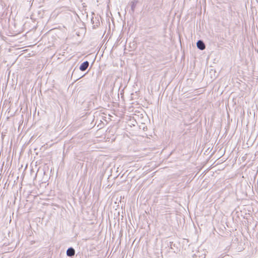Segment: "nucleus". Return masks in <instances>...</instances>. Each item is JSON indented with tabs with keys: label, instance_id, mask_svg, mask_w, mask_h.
Returning a JSON list of instances; mask_svg holds the SVG:
<instances>
[{
	"label": "nucleus",
	"instance_id": "obj_1",
	"mask_svg": "<svg viewBox=\"0 0 258 258\" xmlns=\"http://www.w3.org/2000/svg\"><path fill=\"white\" fill-rule=\"evenodd\" d=\"M89 65V62L88 61H85L80 65L79 69L81 71H85L87 69Z\"/></svg>",
	"mask_w": 258,
	"mask_h": 258
},
{
	"label": "nucleus",
	"instance_id": "obj_2",
	"mask_svg": "<svg viewBox=\"0 0 258 258\" xmlns=\"http://www.w3.org/2000/svg\"><path fill=\"white\" fill-rule=\"evenodd\" d=\"M197 47L201 50L205 49L206 47L205 43L201 40H199L198 41V42H197Z\"/></svg>",
	"mask_w": 258,
	"mask_h": 258
},
{
	"label": "nucleus",
	"instance_id": "obj_3",
	"mask_svg": "<svg viewBox=\"0 0 258 258\" xmlns=\"http://www.w3.org/2000/svg\"><path fill=\"white\" fill-rule=\"evenodd\" d=\"M75 254V250L74 248L71 247H69L67 250V255L68 256L72 257Z\"/></svg>",
	"mask_w": 258,
	"mask_h": 258
},
{
	"label": "nucleus",
	"instance_id": "obj_4",
	"mask_svg": "<svg viewBox=\"0 0 258 258\" xmlns=\"http://www.w3.org/2000/svg\"><path fill=\"white\" fill-rule=\"evenodd\" d=\"M138 1L137 0H133L131 3V11L132 13H134L136 7L137 6Z\"/></svg>",
	"mask_w": 258,
	"mask_h": 258
}]
</instances>
